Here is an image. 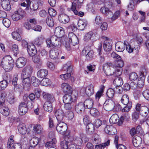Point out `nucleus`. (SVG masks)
Segmentation results:
<instances>
[{"label":"nucleus","mask_w":149,"mask_h":149,"mask_svg":"<svg viewBox=\"0 0 149 149\" xmlns=\"http://www.w3.org/2000/svg\"><path fill=\"white\" fill-rule=\"evenodd\" d=\"M115 68L110 67L107 64H105L103 66V70L107 75H112L115 76H120L122 73V69L121 68L124 64L123 61L121 59H117L115 61Z\"/></svg>","instance_id":"1"},{"label":"nucleus","mask_w":149,"mask_h":149,"mask_svg":"<svg viewBox=\"0 0 149 149\" xmlns=\"http://www.w3.org/2000/svg\"><path fill=\"white\" fill-rule=\"evenodd\" d=\"M133 37L136 38V40L135 42H134L132 44V47L129 44L128 42L127 41H125V47L126 46V49L127 51L129 53L132 52L133 51L134 49L138 50L140 48V45L143 42V39L139 35V34L136 33L134 34Z\"/></svg>","instance_id":"2"},{"label":"nucleus","mask_w":149,"mask_h":149,"mask_svg":"<svg viewBox=\"0 0 149 149\" xmlns=\"http://www.w3.org/2000/svg\"><path fill=\"white\" fill-rule=\"evenodd\" d=\"M14 65V62L12 58L10 55L4 56L2 59L1 65L6 72L11 71Z\"/></svg>","instance_id":"3"},{"label":"nucleus","mask_w":149,"mask_h":149,"mask_svg":"<svg viewBox=\"0 0 149 149\" xmlns=\"http://www.w3.org/2000/svg\"><path fill=\"white\" fill-rule=\"evenodd\" d=\"M46 42L48 47H58V49H60L61 44V39L55 35H53L50 38L47 39Z\"/></svg>","instance_id":"4"},{"label":"nucleus","mask_w":149,"mask_h":149,"mask_svg":"<svg viewBox=\"0 0 149 149\" xmlns=\"http://www.w3.org/2000/svg\"><path fill=\"white\" fill-rule=\"evenodd\" d=\"M63 70L66 71L67 73L60 75V77L63 80H67L71 77L70 73L72 71V67L70 63H68L64 65L63 67Z\"/></svg>","instance_id":"5"},{"label":"nucleus","mask_w":149,"mask_h":149,"mask_svg":"<svg viewBox=\"0 0 149 149\" xmlns=\"http://www.w3.org/2000/svg\"><path fill=\"white\" fill-rule=\"evenodd\" d=\"M104 40L103 44L104 50L107 52L111 51L112 49V42L111 39L107 37L104 38Z\"/></svg>","instance_id":"6"},{"label":"nucleus","mask_w":149,"mask_h":149,"mask_svg":"<svg viewBox=\"0 0 149 149\" xmlns=\"http://www.w3.org/2000/svg\"><path fill=\"white\" fill-rule=\"evenodd\" d=\"M82 54L85 56L87 60H90L93 57L94 52L93 50H90L89 47H86L82 50Z\"/></svg>","instance_id":"7"},{"label":"nucleus","mask_w":149,"mask_h":149,"mask_svg":"<svg viewBox=\"0 0 149 149\" xmlns=\"http://www.w3.org/2000/svg\"><path fill=\"white\" fill-rule=\"evenodd\" d=\"M33 68L30 65H28L23 69L21 74V78H26L30 77L32 72Z\"/></svg>","instance_id":"8"},{"label":"nucleus","mask_w":149,"mask_h":149,"mask_svg":"<svg viewBox=\"0 0 149 149\" xmlns=\"http://www.w3.org/2000/svg\"><path fill=\"white\" fill-rule=\"evenodd\" d=\"M68 129L67 125L63 122H58L56 129L58 132L62 134H64Z\"/></svg>","instance_id":"9"},{"label":"nucleus","mask_w":149,"mask_h":149,"mask_svg":"<svg viewBox=\"0 0 149 149\" xmlns=\"http://www.w3.org/2000/svg\"><path fill=\"white\" fill-rule=\"evenodd\" d=\"M88 139L85 135L81 134L80 135V137H76L74 138L73 143L76 146H79L82 144L83 140L86 142L88 141Z\"/></svg>","instance_id":"10"},{"label":"nucleus","mask_w":149,"mask_h":149,"mask_svg":"<svg viewBox=\"0 0 149 149\" xmlns=\"http://www.w3.org/2000/svg\"><path fill=\"white\" fill-rule=\"evenodd\" d=\"M63 99L64 103H72L75 102L76 98L74 95L66 94L63 96Z\"/></svg>","instance_id":"11"},{"label":"nucleus","mask_w":149,"mask_h":149,"mask_svg":"<svg viewBox=\"0 0 149 149\" xmlns=\"http://www.w3.org/2000/svg\"><path fill=\"white\" fill-rule=\"evenodd\" d=\"M13 140L11 137L7 143L8 148H10V149H21L22 146L20 144L18 143L13 144Z\"/></svg>","instance_id":"12"},{"label":"nucleus","mask_w":149,"mask_h":149,"mask_svg":"<svg viewBox=\"0 0 149 149\" xmlns=\"http://www.w3.org/2000/svg\"><path fill=\"white\" fill-rule=\"evenodd\" d=\"M61 49L56 48L51 50L49 52L50 57L52 59L59 58L61 55Z\"/></svg>","instance_id":"13"},{"label":"nucleus","mask_w":149,"mask_h":149,"mask_svg":"<svg viewBox=\"0 0 149 149\" xmlns=\"http://www.w3.org/2000/svg\"><path fill=\"white\" fill-rule=\"evenodd\" d=\"M18 113L21 116L25 115L28 111L27 105L26 102H22L19 105Z\"/></svg>","instance_id":"14"},{"label":"nucleus","mask_w":149,"mask_h":149,"mask_svg":"<svg viewBox=\"0 0 149 149\" xmlns=\"http://www.w3.org/2000/svg\"><path fill=\"white\" fill-rule=\"evenodd\" d=\"M69 40L72 44L74 46L78 43V38L76 35L73 32H70L68 33Z\"/></svg>","instance_id":"15"},{"label":"nucleus","mask_w":149,"mask_h":149,"mask_svg":"<svg viewBox=\"0 0 149 149\" xmlns=\"http://www.w3.org/2000/svg\"><path fill=\"white\" fill-rule=\"evenodd\" d=\"M114 104V102L111 100H107L104 103L103 107L105 110L110 111L113 110Z\"/></svg>","instance_id":"16"},{"label":"nucleus","mask_w":149,"mask_h":149,"mask_svg":"<svg viewBox=\"0 0 149 149\" xmlns=\"http://www.w3.org/2000/svg\"><path fill=\"white\" fill-rule=\"evenodd\" d=\"M104 132L109 135H113L117 132L116 128L112 125H107L104 128Z\"/></svg>","instance_id":"17"},{"label":"nucleus","mask_w":149,"mask_h":149,"mask_svg":"<svg viewBox=\"0 0 149 149\" xmlns=\"http://www.w3.org/2000/svg\"><path fill=\"white\" fill-rule=\"evenodd\" d=\"M26 59L24 57H20L18 58L16 62V66L18 68L23 67L26 63Z\"/></svg>","instance_id":"18"},{"label":"nucleus","mask_w":149,"mask_h":149,"mask_svg":"<svg viewBox=\"0 0 149 149\" xmlns=\"http://www.w3.org/2000/svg\"><path fill=\"white\" fill-rule=\"evenodd\" d=\"M55 116L58 122H62L64 117V114L61 109L57 110L55 113Z\"/></svg>","instance_id":"19"},{"label":"nucleus","mask_w":149,"mask_h":149,"mask_svg":"<svg viewBox=\"0 0 149 149\" xmlns=\"http://www.w3.org/2000/svg\"><path fill=\"white\" fill-rule=\"evenodd\" d=\"M27 51L28 54L31 56H35L37 52L36 47L33 44L29 45Z\"/></svg>","instance_id":"20"},{"label":"nucleus","mask_w":149,"mask_h":149,"mask_svg":"<svg viewBox=\"0 0 149 149\" xmlns=\"http://www.w3.org/2000/svg\"><path fill=\"white\" fill-rule=\"evenodd\" d=\"M61 88L65 93H70L72 92V89L70 85L67 83H63L61 85Z\"/></svg>","instance_id":"21"},{"label":"nucleus","mask_w":149,"mask_h":149,"mask_svg":"<svg viewBox=\"0 0 149 149\" xmlns=\"http://www.w3.org/2000/svg\"><path fill=\"white\" fill-rule=\"evenodd\" d=\"M84 92L86 95L88 96L93 95L94 93L93 86L91 84L87 86L84 89Z\"/></svg>","instance_id":"22"},{"label":"nucleus","mask_w":149,"mask_h":149,"mask_svg":"<svg viewBox=\"0 0 149 149\" xmlns=\"http://www.w3.org/2000/svg\"><path fill=\"white\" fill-rule=\"evenodd\" d=\"M42 95L43 98L47 100V102H53L54 100V96L47 93L43 92Z\"/></svg>","instance_id":"23"},{"label":"nucleus","mask_w":149,"mask_h":149,"mask_svg":"<svg viewBox=\"0 0 149 149\" xmlns=\"http://www.w3.org/2000/svg\"><path fill=\"white\" fill-rule=\"evenodd\" d=\"M58 19L61 22L64 24L68 23L70 20L69 17L64 14H60L58 16Z\"/></svg>","instance_id":"24"},{"label":"nucleus","mask_w":149,"mask_h":149,"mask_svg":"<svg viewBox=\"0 0 149 149\" xmlns=\"http://www.w3.org/2000/svg\"><path fill=\"white\" fill-rule=\"evenodd\" d=\"M54 33L56 36L59 37V38L62 37L64 34V31L63 28L58 26L56 27L55 29Z\"/></svg>","instance_id":"25"},{"label":"nucleus","mask_w":149,"mask_h":149,"mask_svg":"<svg viewBox=\"0 0 149 149\" xmlns=\"http://www.w3.org/2000/svg\"><path fill=\"white\" fill-rule=\"evenodd\" d=\"M125 41L124 42H119L116 43V44L115 48L116 50L118 52H122L125 49Z\"/></svg>","instance_id":"26"},{"label":"nucleus","mask_w":149,"mask_h":149,"mask_svg":"<svg viewBox=\"0 0 149 149\" xmlns=\"http://www.w3.org/2000/svg\"><path fill=\"white\" fill-rule=\"evenodd\" d=\"M142 141L141 138L138 136H135L132 139V143L134 146L136 147L139 146Z\"/></svg>","instance_id":"27"},{"label":"nucleus","mask_w":149,"mask_h":149,"mask_svg":"<svg viewBox=\"0 0 149 149\" xmlns=\"http://www.w3.org/2000/svg\"><path fill=\"white\" fill-rule=\"evenodd\" d=\"M88 24V22L85 20H79L77 25L78 29L80 30H83Z\"/></svg>","instance_id":"28"},{"label":"nucleus","mask_w":149,"mask_h":149,"mask_svg":"<svg viewBox=\"0 0 149 149\" xmlns=\"http://www.w3.org/2000/svg\"><path fill=\"white\" fill-rule=\"evenodd\" d=\"M33 130L35 133L40 134L42 133L43 130L42 126L40 124H38L34 125Z\"/></svg>","instance_id":"29"},{"label":"nucleus","mask_w":149,"mask_h":149,"mask_svg":"<svg viewBox=\"0 0 149 149\" xmlns=\"http://www.w3.org/2000/svg\"><path fill=\"white\" fill-rule=\"evenodd\" d=\"M120 120V119L119 117L116 114H113L109 119V122L111 124H115L118 123L119 125Z\"/></svg>","instance_id":"30"},{"label":"nucleus","mask_w":149,"mask_h":149,"mask_svg":"<svg viewBox=\"0 0 149 149\" xmlns=\"http://www.w3.org/2000/svg\"><path fill=\"white\" fill-rule=\"evenodd\" d=\"M76 3L72 2L71 10H72L75 15H78L80 17L83 16L84 15V13L82 12H78L76 9Z\"/></svg>","instance_id":"31"},{"label":"nucleus","mask_w":149,"mask_h":149,"mask_svg":"<svg viewBox=\"0 0 149 149\" xmlns=\"http://www.w3.org/2000/svg\"><path fill=\"white\" fill-rule=\"evenodd\" d=\"M1 6L5 10L9 11L11 9V6L10 1L8 0H4L2 2Z\"/></svg>","instance_id":"32"},{"label":"nucleus","mask_w":149,"mask_h":149,"mask_svg":"<svg viewBox=\"0 0 149 149\" xmlns=\"http://www.w3.org/2000/svg\"><path fill=\"white\" fill-rule=\"evenodd\" d=\"M48 74V71L47 70L45 69H41L37 72V75L38 77L42 78L46 76Z\"/></svg>","instance_id":"33"},{"label":"nucleus","mask_w":149,"mask_h":149,"mask_svg":"<svg viewBox=\"0 0 149 149\" xmlns=\"http://www.w3.org/2000/svg\"><path fill=\"white\" fill-rule=\"evenodd\" d=\"M75 109L78 113H81L84 110V106L83 104L79 103L75 105Z\"/></svg>","instance_id":"34"},{"label":"nucleus","mask_w":149,"mask_h":149,"mask_svg":"<svg viewBox=\"0 0 149 149\" xmlns=\"http://www.w3.org/2000/svg\"><path fill=\"white\" fill-rule=\"evenodd\" d=\"M18 129L19 132L22 134H24L26 132V128L24 123H20L18 126Z\"/></svg>","instance_id":"35"},{"label":"nucleus","mask_w":149,"mask_h":149,"mask_svg":"<svg viewBox=\"0 0 149 149\" xmlns=\"http://www.w3.org/2000/svg\"><path fill=\"white\" fill-rule=\"evenodd\" d=\"M52 102H45L44 105V108L45 111L49 112H51L52 111L53 109L52 104Z\"/></svg>","instance_id":"36"},{"label":"nucleus","mask_w":149,"mask_h":149,"mask_svg":"<svg viewBox=\"0 0 149 149\" xmlns=\"http://www.w3.org/2000/svg\"><path fill=\"white\" fill-rule=\"evenodd\" d=\"M83 104L85 108L90 109L93 106V101L91 99H87L85 101Z\"/></svg>","instance_id":"37"},{"label":"nucleus","mask_w":149,"mask_h":149,"mask_svg":"<svg viewBox=\"0 0 149 149\" xmlns=\"http://www.w3.org/2000/svg\"><path fill=\"white\" fill-rule=\"evenodd\" d=\"M22 84L24 88H28L31 85V80L29 77L22 78Z\"/></svg>","instance_id":"38"},{"label":"nucleus","mask_w":149,"mask_h":149,"mask_svg":"<svg viewBox=\"0 0 149 149\" xmlns=\"http://www.w3.org/2000/svg\"><path fill=\"white\" fill-rule=\"evenodd\" d=\"M29 7L30 11L29 10L28 13L30 14H31L32 13V10L35 11L38 9V3L36 1H33L31 3L30 2Z\"/></svg>","instance_id":"39"},{"label":"nucleus","mask_w":149,"mask_h":149,"mask_svg":"<svg viewBox=\"0 0 149 149\" xmlns=\"http://www.w3.org/2000/svg\"><path fill=\"white\" fill-rule=\"evenodd\" d=\"M7 99L8 102L10 104H13L15 102V97L13 93H8Z\"/></svg>","instance_id":"40"},{"label":"nucleus","mask_w":149,"mask_h":149,"mask_svg":"<svg viewBox=\"0 0 149 149\" xmlns=\"http://www.w3.org/2000/svg\"><path fill=\"white\" fill-rule=\"evenodd\" d=\"M104 89V86H101L100 89L96 93L95 95V98L97 101H99L100 97L103 95Z\"/></svg>","instance_id":"41"},{"label":"nucleus","mask_w":149,"mask_h":149,"mask_svg":"<svg viewBox=\"0 0 149 149\" xmlns=\"http://www.w3.org/2000/svg\"><path fill=\"white\" fill-rule=\"evenodd\" d=\"M140 113L143 116L146 117L149 113V109L146 106H142Z\"/></svg>","instance_id":"42"},{"label":"nucleus","mask_w":149,"mask_h":149,"mask_svg":"<svg viewBox=\"0 0 149 149\" xmlns=\"http://www.w3.org/2000/svg\"><path fill=\"white\" fill-rule=\"evenodd\" d=\"M113 83L116 86L119 87L123 84V80L122 78L118 77L115 79Z\"/></svg>","instance_id":"43"},{"label":"nucleus","mask_w":149,"mask_h":149,"mask_svg":"<svg viewBox=\"0 0 149 149\" xmlns=\"http://www.w3.org/2000/svg\"><path fill=\"white\" fill-rule=\"evenodd\" d=\"M31 84L35 87L39 86L40 82L38 79L34 76H32L31 77Z\"/></svg>","instance_id":"44"},{"label":"nucleus","mask_w":149,"mask_h":149,"mask_svg":"<svg viewBox=\"0 0 149 149\" xmlns=\"http://www.w3.org/2000/svg\"><path fill=\"white\" fill-rule=\"evenodd\" d=\"M140 76L138 79L137 84L139 87L141 88L143 86L144 84L145 77L143 74L141 75Z\"/></svg>","instance_id":"45"},{"label":"nucleus","mask_w":149,"mask_h":149,"mask_svg":"<svg viewBox=\"0 0 149 149\" xmlns=\"http://www.w3.org/2000/svg\"><path fill=\"white\" fill-rule=\"evenodd\" d=\"M121 102L124 105L128 104L130 102H131L129 101V99L128 96L126 94L123 95L121 99Z\"/></svg>","instance_id":"46"},{"label":"nucleus","mask_w":149,"mask_h":149,"mask_svg":"<svg viewBox=\"0 0 149 149\" xmlns=\"http://www.w3.org/2000/svg\"><path fill=\"white\" fill-rule=\"evenodd\" d=\"M40 139L37 137H34L32 138L30 141V146L34 147L38 144Z\"/></svg>","instance_id":"47"},{"label":"nucleus","mask_w":149,"mask_h":149,"mask_svg":"<svg viewBox=\"0 0 149 149\" xmlns=\"http://www.w3.org/2000/svg\"><path fill=\"white\" fill-rule=\"evenodd\" d=\"M32 57L33 61L35 63L41 65L42 62L40 58V56L38 55H35Z\"/></svg>","instance_id":"48"},{"label":"nucleus","mask_w":149,"mask_h":149,"mask_svg":"<svg viewBox=\"0 0 149 149\" xmlns=\"http://www.w3.org/2000/svg\"><path fill=\"white\" fill-rule=\"evenodd\" d=\"M1 113L5 116H8L9 113V110L6 107H3L0 108Z\"/></svg>","instance_id":"49"},{"label":"nucleus","mask_w":149,"mask_h":149,"mask_svg":"<svg viewBox=\"0 0 149 149\" xmlns=\"http://www.w3.org/2000/svg\"><path fill=\"white\" fill-rule=\"evenodd\" d=\"M56 143V141L55 138H53L51 141L47 142L45 145L46 147H50V148H53L55 147Z\"/></svg>","instance_id":"50"},{"label":"nucleus","mask_w":149,"mask_h":149,"mask_svg":"<svg viewBox=\"0 0 149 149\" xmlns=\"http://www.w3.org/2000/svg\"><path fill=\"white\" fill-rule=\"evenodd\" d=\"M95 130L94 125L92 123L87 125L86 126V131L89 134H91L94 132Z\"/></svg>","instance_id":"51"},{"label":"nucleus","mask_w":149,"mask_h":149,"mask_svg":"<svg viewBox=\"0 0 149 149\" xmlns=\"http://www.w3.org/2000/svg\"><path fill=\"white\" fill-rule=\"evenodd\" d=\"M109 144L110 140H108L107 142L104 143L96 145L95 146V148L96 149H104L106 146H109Z\"/></svg>","instance_id":"52"},{"label":"nucleus","mask_w":149,"mask_h":149,"mask_svg":"<svg viewBox=\"0 0 149 149\" xmlns=\"http://www.w3.org/2000/svg\"><path fill=\"white\" fill-rule=\"evenodd\" d=\"M130 116L128 113H125L123 116H121L120 118V122L119 123V125H121L123 123V120H128L130 118Z\"/></svg>","instance_id":"53"},{"label":"nucleus","mask_w":149,"mask_h":149,"mask_svg":"<svg viewBox=\"0 0 149 149\" xmlns=\"http://www.w3.org/2000/svg\"><path fill=\"white\" fill-rule=\"evenodd\" d=\"M90 113L92 116L95 117H98L100 115L98 111L95 108H93L91 109L90 111Z\"/></svg>","instance_id":"54"},{"label":"nucleus","mask_w":149,"mask_h":149,"mask_svg":"<svg viewBox=\"0 0 149 149\" xmlns=\"http://www.w3.org/2000/svg\"><path fill=\"white\" fill-rule=\"evenodd\" d=\"M8 84V83L6 79L1 81L0 82V90H4L6 88Z\"/></svg>","instance_id":"55"},{"label":"nucleus","mask_w":149,"mask_h":149,"mask_svg":"<svg viewBox=\"0 0 149 149\" xmlns=\"http://www.w3.org/2000/svg\"><path fill=\"white\" fill-rule=\"evenodd\" d=\"M44 37L43 36L40 35L35 39L34 43L35 44L37 45H40Z\"/></svg>","instance_id":"56"},{"label":"nucleus","mask_w":149,"mask_h":149,"mask_svg":"<svg viewBox=\"0 0 149 149\" xmlns=\"http://www.w3.org/2000/svg\"><path fill=\"white\" fill-rule=\"evenodd\" d=\"M40 83L41 85L47 86L50 85V80L47 78H44L40 81Z\"/></svg>","instance_id":"57"},{"label":"nucleus","mask_w":149,"mask_h":149,"mask_svg":"<svg viewBox=\"0 0 149 149\" xmlns=\"http://www.w3.org/2000/svg\"><path fill=\"white\" fill-rule=\"evenodd\" d=\"M12 35L13 38L14 39L18 41H20L21 40V37L18 32H12Z\"/></svg>","instance_id":"58"},{"label":"nucleus","mask_w":149,"mask_h":149,"mask_svg":"<svg viewBox=\"0 0 149 149\" xmlns=\"http://www.w3.org/2000/svg\"><path fill=\"white\" fill-rule=\"evenodd\" d=\"M101 11L102 13L105 14L106 15H108L109 14L111 15L112 13L109 10V9L105 7H102L101 8Z\"/></svg>","instance_id":"59"},{"label":"nucleus","mask_w":149,"mask_h":149,"mask_svg":"<svg viewBox=\"0 0 149 149\" xmlns=\"http://www.w3.org/2000/svg\"><path fill=\"white\" fill-rule=\"evenodd\" d=\"M114 92L115 91L112 88H109L107 91L106 95L109 98H112L114 96Z\"/></svg>","instance_id":"60"},{"label":"nucleus","mask_w":149,"mask_h":149,"mask_svg":"<svg viewBox=\"0 0 149 149\" xmlns=\"http://www.w3.org/2000/svg\"><path fill=\"white\" fill-rule=\"evenodd\" d=\"M46 22L47 25L50 27L53 26L54 25L53 19L52 17H47L46 19Z\"/></svg>","instance_id":"61"},{"label":"nucleus","mask_w":149,"mask_h":149,"mask_svg":"<svg viewBox=\"0 0 149 149\" xmlns=\"http://www.w3.org/2000/svg\"><path fill=\"white\" fill-rule=\"evenodd\" d=\"M69 142L63 141H62L61 143V149H68Z\"/></svg>","instance_id":"62"},{"label":"nucleus","mask_w":149,"mask_h":149,"mask_svg":"<svg viewBox=\"0 0 149 149\" xmlns=\"http://www.w3.org/2000/svg\"><path fill=\"white\" fill-rule=\"evenodd\" d=\"M126 106L125 107L123 108L122 109V112H127L129 111L130 109H131L132 105V102H130L129 104H127Z\"/></svg>","instance_id":"63"},{"label":"nucleus","mask_w":149,"mask_h":149,"mask_svg":"<svg viewBox=\"0 0 149 149\" xmlns=\"http://www.w3.org/2000/svg\"><path fill=\"white\" fill-rule=\"evenodd\" d=\"M65 116L68 119L71 120L74 118V114L72 111H69L65 113Z\"/></svg>","instance_id":"64"}]
</instances>
